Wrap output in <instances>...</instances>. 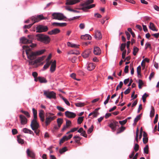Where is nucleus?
<instances>
[{"label":"nucleus","instance_id":"nucleus-1","mask_svg":"<svg viewBox=\"0 0 159 159\" xmlns=\"http://www.w3.org/2000/svg\"><path fill=\"white\" fill-rule=\"evenodd\" d=\"M23 55H24V52H25L27 58L30 60H33L35 58L36 55L35 52H32L31 48L28 46L24 45L23 46ZM23 56L24 57V55Z\"/></svg>","mask_w":159,"mask_h":159},{"label":"nucleus","instance_id":"nucleus-2","mask_svg":"<svg viewBox=\"0 0 159 159\" xmlns=\"http://www.w3.org/2000/svg\"><path fill=\"white\" fill-rule=\"evenodd\" d=\"M37 40L45 44H48L51 41L50 37L43 34H38L36 35Z\"/></svg>","mask_w":159,"mask_h":159},{"label":"nucleus","instance_id":"nucleus-3","mask_svg":"<svg viewBox=\"0 0 159 159\" xmlns=\"http://www.w3.org/2000/svg\"><path fill=\"white\" fill-rule=\"evenodd\" d=\"M56 117V116H54L53 113L49 112L46 113L45 122L46 126L48 125L51 121L54 120Z\"/></svg>","mask_w":159,"mask_h":159},{"label":"nucleus","instance_id":"nucleus-4","mask_svg":"<svg viewBox=\"0 0 159 159\" xmlns=\"http://www.w3.org/2000/svg\"><path fill=\"white\" fill-rule=\"evenodd\" d=\"M30 127L34 131L36 134H38L39 131L38 129L39 127V125L37 121V119H34L31 121Z\"/></svg>","mask_w":159,"mask_h":159},{"label":"nucleus","instance_id":"nucleus-5","mask_svg":"<svg viewBox=\"0 0 159 159\" xmlns=\"http://www.w3.org/2000/svg\"><path fill=\"white\" fill-rule=\"evenodd\" d=\"M52 18L59 20H63L66 17L63 14L61 13L55 12L52 14Z\"/></svg>","mask_w":159,"mask_h":159},{"label":"nucleus","instance_id":"nucleus-6","mask_svg":"<svg viewBox=\"0 0 159 159\" xmlns=\"http://www.w3.org/2000/svg\"><path fill=\"white\" fill-rule=\"evenodd\" d=\"M44 95L48 98L55 99L56 98V94L53 91H48L46 90L43 91Z\"/></svg>","mask_w":159,"mask_h":159},{"label":"nucleus","instance_id":"nucleus-7","mask_svg":"<svg viewBox=\"0 0 159 159\" xmlns=\"http://www.w3.org/2000/svg\"><path fill=\"white\" fill-rule=\"evenodd\" d=\"M48 30V27L46 26L40 25L36 27V32H45L47 31Z\"/></svg>","mask_w":159,"mask_h":159},{"label":"nucleus","instance_id":"nucleus-8","mask_svg":"<svg viewBox=\"0 0 159 159\" xmlns=\"http://www.w3.org/2000/svg\"><path fill=\"white\" fill-rule=\"evenodd\" d=\"M82 0H66L65 4L66 5H73L77 4Z\"/></svg>","mask_w":159,"mask_h":159},{"label":"nucleus","instance_id":"nucleus-9","mask_svg":"<svg viewBox=\"0 0 159 159\" xmlns=\"http://www.w3.org/2000/svg\"><path fill=\"white\" fill-rule=\"evenodd\" d=\"M118 124V122L116 121H113L108 124V126L113 131L116 130V127Z\"/></svg>","mask_w":159,"mask_h":159},{"label":"nucleus","instance_id":"nucleus-10","mask_svg":"<svg viewBox=\"0 0 159 159\" xmlns=\"http://www.w3.org/2000/svg\"><path fill=\"white\" fill-rule=\"evenodd\" d=\"M72 136L73 135L72 134H70L68 136L66 135L64 136L62 138L60 139L59 143L60 144H61L65 141L70 139L72 137Z\"/></svg>","mask_w":159,"mask_h":159},{"label":"nucleus","instance_id":"nucleus-11","mask_svg":"<svg viewBox=\"0 0 159 159\" xmlns=\"http://www.w3.org/2000/svg\"><path fill=\"white\" fill-rule=\"evenodd\" d=\"M65 115L66 117L70 118H74L76 116L75 113L68 111H66L65 112Z\"/></svg>","mask_w":159,"mask_h":159},{"label":"nucleus","instance_id":"nucleus-12","mask_svg":"<svg viewBox=\"0 0 159 159\" xmlns=\"http://www.w3.org/2000/svg\"><path fill=\"white\" fill-rule=\"evenodd\" d=\"M95 38L97 40H98L101 39L102 38V35L100 32L96 30L95 31Z\"/></svg>","mask_w":159,"mask_h":159},{"label":"nucleus","instance_id":"nucleus-13","mask_svg":"<svg viewBox=\"0 0 159 159\" xmlns=\"http://www.w3.org/2000/svg\"><path fill=\"white\" fill-rule=\"evenodd\" d=\"M20 123L21 124L24 125L27 123V120L24 116L23 115H20Z\"/></svg>","mask_w":159,"mask_h":159},{"label":"nucleus","instance_id":"nucleus-14","mask_svg":"<svg viewBox=\"0 0 159 159\" xmlns=\"http://www.w3.org/2000/svg\"><path fill=\"white\" fill-rule=\"evenodd\" d=\"M67 45L68 47L75 48H79L80 46V45L78 44H75L69 42H67Z\"/></svg>","mask_w":159,"mask_h":159},{"label":"nucleus","instance_id":"nucleus-15","mask_svg":"<svg viewBox=\"0 0 159 159\" xmlns=\"http://www.w3.org/2000/svg\"><path fill=\"white\" fill-rule=\"evenodd\" d=\"M51 66L50 68V70L52 73L54 72L56 70V61L54 60L53 62H52Z\"/></svg>","mask_w":159,"mask_h":159},{"label":"nucleus","instance_id":"nucleus-16","mask_svg":"<svg viewBox=\"0 0 159 159\" xmlns=\"http://www.w3.org/2000/svg\"><path fill=\"white\" fill-rule=\"evenodd\" d=\"M26 153L28 156L32 158H34L35 157V155L34 152L30 151L29 149H27L26 151Z\"/></svg>","mask_w":159,"mask_h":159},{"label":"nucleus","instance_id":"nucleus-17","mask_svg":"<svg viewBox=\"0 0 159 159\" xmlns=\"http://www.w3.org/2000/svg\"><path fill=\"white\" fill-rule=\"evenodd\" d=\"M91 53V51L90 50H86L82 54V57L85 58H87Z\"/></svg>","mask_w":159,"mask_h":159},{"label":"nucleus","instance_id":"nucleus-18","mask_svg":"<svg viewBox=\"0 0 159 159\" xmlns=\"http://www.w3.org/2000/svg\"><path fill=\"white\" fill-rule=\"evenodd\" d=\"M60 31V30L59 29H55L48 32V34L50 35L56 34L59 33Z\"/></svg>","mask_w":159,"mask_h":159},{"label":"nucleus","instance_id":"nucleus-19","mask_svg":"<svg viewBox=\"0 0 159 159\" xmlns=\"http://www.w3.org/2000/svg\"><path fill=\"white\" fill-rule=\"evenodd\" d=\"M93 53L95 55H99L101 54V51L99 48L95 47L94 48Z\"/></svg>","mask_w":159,"mask_h":159},{"label":"nucleus","instance_id":"nucleus-20","mask_svg":"<svg viewBox=\"0 0 159 159\" xmlns=\"http://www.w3.org/2000/svg\"><path fill=\"white\" fill-rule=\"evenodd\" d=\"M20 42L23 43L27 44L31 43L32 41L30 40L27 39L25 37H23L20 39Z\"/></svg>","mask_w":159,"mask_h":159},{"label":"nucleus","instance_id":"nucleus-21","mask_svg":"<svg viewBox=\"0 0 159 159\" xmlns=\"http://www.w3.org/2000/svg\"><path fill=\"white\" fill-rule=\"evenodd\" d=\"M44 113L43 110H40L39 111V116L41 121L43 122L44 121Z\"/></svg>","mask_w":159,"mask_h":159},{"label":"nucleus","instance_id":"nucleus-22","mask_svg":"<svg viewBox=\"0 0 159 159\" xmlns=\"http://www.w3.org/2000/svg\"><path fill=\"white\" fill-rule=\"evenodd\" d=\"M52 25L56 26L64 27L66 26L67 25V24L66 23L54 22Z\"/></svg>","mask_w":159,"mask_h":159},{"label":"nucleus","instance_id":"nucleus-23","mask_svg":"<svg viewBox=\"0 0 159 159\" xmlns=\"http://www.w3.org/2000/svg\"><path fill=\"white\" fill-rule=\"evenodd\" d=\"M95 66V65L94 64L90 63L88 64L87 67V69L88 70L91 71L94 69Z\"/></svg>","mask_w":159,"mask_h":159},{"label":"nucleus","instance_id":"nucleus-24","mask_svg":"<svg viewBox=\"0 0 159 159\" xmlns=\"http://www.w3.org/2000/svg\"><path fill=\"white\" fill-rule=\"evenodd\" d=\"M23 131L25 133L29 134H32L33 135H34L33 132L31 130L28 129L26 128H24L23 129Z\"/></svg>","mask_w":159,"mask_h":159},{"label":"nucleus","instance_id":"nucleus-25","mask_svg":"<svg viewBox=\"0 0 159 159\" xmlns=\"http://www.w3.org/2000/svg\"><path fill=\"white\" fill-rule=\"evenodd\" d=\"M30 19L32 20V21L34 22L33 23L34 24L40 21L39 20V19L38 16H32Z\"/></svg>","mask_w":159,"mask_h":159},{"label":"nucleus","instance_id":"nucleus-26","mask_svg":"<svg viewBox=\"0 0 159 159\" xmlns=\"http://www.w3.org/2000/svg\"><path fill=\"white\" fill-rule=\"evenodd\" d=\"M45 51L46 50L45 49H42L37 51L35 52L36 56L43 54Z\"/></svg>","mask_w":159,"mask_h":159},{"label":"nucleus","instance_id":"nucleus-27","mask_svg":"<svg viewBox=\"0 0 159 159\" xmlns=\"http://www.w3.org/2000/svg\"><path fill=\"white\" fill-rule=\"evenodd\" d=\"M81 38L82 39H83L86 40H91L92 38L91 36L88 34H86L84 35H82L81 36Z\"/></svg>","mask_w":159,"mask_h":159},{"label":"nucleus","instance_id":"nucleus-28","mask_svg":"<svg viewBox=\"0 0 159 159\" xmlns=\"http://www.w3.org/2000/svg\"><path fill=\"white\" fill-rule=\"evenodd\" d=\"M149 28L150 29L153 31H158L157 29H156L155 26L154 24L152 22L150 23V25Z\"/></svg>","mask_w":159,"mask_h":159},{"label":"nucleus","instance_id":"nucleus-29","mask_svg":"<svg viewBox=\"0 0 159 159\" xmlns=\"http://www.w3.org/2000/svg\"><path fill=\"white\" fill-rule=\"evenodd\" d=\"M38 79L39 81L41 83H46L47 82L46 79L43 77L39 76L38 77Z\"/></svg>","mask_w":159,"mask_h":159},{"label":"nucleus","instance_id":"nucleus-30","mask_svg":"<svg viewBox=\"0 0 159 159\" xmlns=\"http://www.w3.org/2000/svg\"><path fill=\"white\" fill-rule=\"evenodd\" d=\"M45 57L46 56H43L41 57H39L35 60V62H37V63H39L41 61H43Z\"/></svg>","mask_w":159,"mask_h":159},{"label":"nucleus","instance_id":"nucleus-31","mask_svg":"<svg viewBox=\"0 0 159 159\" xmlns=\"http://www.w3.org/2000/svg\"><path fill=\"white\" fill-rule=\"evenodd\" d=\"M63 119L61 118H58L57 120V123L58 127H60L61 124L63 122Z\"/></svg>","mask_w":159,"mask_h":159},{"label":"nucleus","instance_id":"nucleus-32","mask_svg":"<svg viewBox=\"0 0 159 159\" xmlns=\"http://www.w3.org/2000/svg\"><path fill=\"white\" fill-rule=\"evenodd\" d=\"M73 139H75V141L76 143H79L81 138L78 136H75L73 137Z\"/></svg>","mask_w":159,"mask_h":159},{"label":"nucleus","instance_id":"nucleus-33","mask_svg":"<svg viewBox=\"0 0 159 159\" xmlns=\"http://www.w3.org/2000/svg\"><path fill=\"white\" fill-rule=\"evenodd\" d=\"M155 110L154 108L152 106L151 107V110L150 112V116L151 117H153L154 115Z\"/></svg>","mask_w":159,"mask_h":159},{"label":"nucleus","instance_id":"nucleus-34","mask_svg":"<svg viewBox=\"0 0 159 159\" xmlns=\"http://www.w3.org/2000/svg\"><path fill=\"white\" fill-rule=\"evenodd\" d=\"M125 129V127L121 126L119 128L116 134H120L124 131Z\"/></svg>","mask_w":159,"mask_h":159},{"label":"nucleus","instance_id":"nucleus-35","mask_svg":"<svg viewBox=\"0 0 159 159\" xmlns=\"http://www.w3.org/2000/svg\"><path fill=\"white\" fill-rule=\"evenodd\" d=\"M92 116L93 118L96 117L98 116V113L96 111H94L89 114V116Z\"/></svg>","mask_w":159,"mask_h":159},{"label":"nucleus","instance_id":"nucleus-36","mask_svg":"<svg viewBox=\"0 0 159 159\" xmlns=\"http://www.w3.org/2000/svg\"><path fill=\"white\" fill-rule=\"evenodd\" d=\"M52 62V61H51L50 62H47L46 64L43 66V70H44L47 69L49 67V66L50 65L51 63Z\"/></svg>","mask_w":159,"mask_h":159},{"label":"nucleus","instance_id":"nucleus-37","mask_svg":"<svg viewBox=\"0 0 159 159\" xmlns=\"http://www.w3.org/2000/svg\"><path fill=\"white\" fill-rule=\"evenodd\" d=\"M32 111L33 114L34 119H37V111L34 108L32 109Z\"/></svg>","mask_w":159,"mask_h":159},{"label":"nucleus","instance_id":"nucleus-38","mask_svg":"<svg viewBox=\"0 0 159 159\" xmlns=\"http://www.w3.org/2000/svg\"><path fill=\"white\" fill-rule=\"evenodd\" d=\"M149 151V147L148 145H147L143 149V152L144 153L148 154Z\"/></svg>","mask_w":159,"mask_h":159},{"label":"nucleus","instance_id":"nucleus-39","mask_svg":"<svg viewBox=\"0 0 159 159\" xmlns=\"http://www.w3.org/2000/svg\"><path fill=\"white\" fill-rule=\"evenodd\" d=\"M139 48L136 47H134L133 48V54L134 56H135L137 52L139 51Z\"/></svg>","mask_w":159,"mask_h":159},{"label":"nucleus","instance_id":"nucleus-40","mask_svg":"<svg viewBox=\"0 0 159 159\" xmlns=\"http://www.w3.org/2000/svg\"><path fill=\"white\" fill-rule=\"evenodd\" d=\"M84 117H80L78 118L77 120V123L78 124H80L84 120Z\"/></svg>","mask_w":159,"mask_h":159},{"label":"nucleus","instance_id":"nucleus-41","mask_svg":"<svg viewBox=\"0 0 159 159\" xmlns=\"http://www.w3.org/2000/svg\"><path fill=\"white\" fill-rule=\"evenodd\" d=\"M75 106L77 107H82L84 106L85 104L84 103L82 102H79L76 103L75 104Z\"/></svg>","mask_w":159,"mask_h":159},{"label":"nucleus","instance_id":"nucleus-42","mask_svg":"<svg viewBox=\"0 0 159 159\" xmlns=\"http://www.w3.org/2000/svg\"><path fill=\"white\" fill-rule=\"evenodd\" d=\"M17 141L19 143L21 144H23L24 142V140L19 137H17Z\"/></svg>","mask_w":159,"mask_h":159},{"label":"nucleus","instance_id":"nucleus-43","mask_svg":"<svg viewBox=\"0 0 159 159\" xmlns=\"http://www.w3.org/2000/svg\"><path fill=\"white\" fill-rule=\"evenodd\" d=\"M138 84L139 88V89H141L142 88V86L143 84V82L142 80H139L138 82Z\"/></svg>","mask_w":159,"mask_h":159},{"label":"nucleus","instance_id":"nucleus-44","mask_svg":"<svg viewBox=\"0 0 159 159\" xmlns=\"http://www.w3.org/2000/svg\"><path fill=\"white\" fill-rule=\"evenodd\" d=\"M20 112L24 113L27 117H30V116L29 113L27 111H24L22 110L20 111Z\"/></svg>","mask_w":159,"mask_h":159},{"label":"nucleus","instance_id":"nucleus-45","mask_svg":"<svg viewBox=\"0 0 159 159\" xmlns=\"http://www.w3.org/2000/svg\"><path fill=\"white\" fill-rule=\"evenodd\" d=\"M76 74L75 73H72L70 75V77L74 79L77 80V81H80V79H77L76 78Z\"/></svg>","mask_w":159,"mask_h":159},{"label":"nucleus","instance_id":"nucleus-46","mask_svg":"<svg viewBox=\"0 0 159 159\" xmlns=\"http://www.w3.org/2000/svg\"><path fill=\"white\" fill-rule=\"evenodd\" d=\"M123 83L122 82L120 81V82L119 84L117 85L116 88V90L117 91L119 89H121L122 87Z\"/></svg>","mask_w":159,"mask_h":159},{"label":"nucleus","instance_id":"nucleus-47","mask_svg":"<svg viewBox=\"0 0 159 159\" xmlns=\"http://www.w3.org/2000/svg\"><path fill=\"white\" fill-rule=\"evenodd\" d=\"M126 46V44L125 43H123L121 44L120 47V49L121 51H123L125 49V48Z\"/></svg>","mask_w":159,"mask_h":159},{"label":"nucleus","instance_id":"nucleus-48","mask_svg":"<svg viewBox=\"0 0 159 159\" xmlns=\"http://www.w3.org/2000/svg\"><path fill=\"white\" fill-rule=\"evenodd\" d=\"M148 95L146 93H145L142 97V99L143 102H144L146 101V98L148 97Z\"/></svg>","mask_w":159,"mask_h":159},{"label":"nucleus","instance_id":"nucleus-49","mask_svg":"<svg viewBox=\"0 0 159 159\" xmlns=\"http://www.w3.org/2000/svg\"><path fill=\"white\" fill-rule=\"evenodd\" d=\"M69 60L72 63H74L75 62L76 57H73L69 58Z\"/></svg>","mask_w":159,"mask_h":159},{"label":"nucleus","instance_id":"nucleus-50","mask_svg":"<svg viewBox=\"0 0 159 159\" xmlns=\"http://www.w3.org/2000/svg\"><path fill=\"white\" fill-rule=\"evenodd\" d=\"M37 16H38L39 19V20L40 21L41 20L46 19H47V18L44 17L43 15H40Z\"/></svg>","mask_w":159,"mask_h":159},{"label":"nucleus","instance_id":"nucleus-51","mask_svg":"<svg viewBox=\"0 0 159 159\" xmlns=\"http://www.w3.org/2000/svg\"><path fill=\"white\" fill-rule=\"evenodd\" d=\"M127 122V119H125V120H122V121H119V123L122 125H125Z\"/></svg>","mask_w":159,"mask_h":159},{"label":"nucleus","instance_id":"nucleus-52","mask_svg":"<svg viewBox=\"0 0 159 159\" xmlns=\"http://www.w3.org/2000/svg\"><path fill=\"white\" fill-rule=\"evenodd\" d=\"M134 149L136 152L138 151L139 149V145L137 143L135 144L134 147Z\"/></svg>","mask_w":159,"mask_h":159},{"label":"nucleus","instance_id":"nucleus-53","mask_svg":"<svg viewBox=\"0 0 159 159\" xmlns=\"http://www.w3.org/2000/svg\"><path fill=\"white\" fill-rule=\"evenodd\" d=\"M95 6V4H92L87 6L86 7H85V8H86V9H89L94 7Z\"/></svg>","mask_w":159,"mask_h":159},{"label":"nucleus","instance_id":"nucleus-54","mask_svg":"<svg viewBox=\"0 0 159 159\" xmlns=\"http://www.w3.org/2000/svg\"><path fill=\"white\" fill-rule=\"evenodd\" d=\"M140 115L137 116L134 120V123H136L140 119Z\"/></svg>","mask_w":159,"mask_h":159},{"label":"nucleus","instance_id":"nucleus-55","mask_svg":"<svg viewBox=\"0 0 159 159\" xmlns=\"http://www.w3.org/2000/svg\"><path fill=\"white\" fill-rule=\"evenodd\" d=\"M67 150V149L66 147H64L62 148L60 150L59 152L61 154H62L65 152Z\"/></svg>","mask_w":159,"mask_h":159},{"label":"nucleus","instance_id":"nucleus-56","mask_svg":"<svg viewBox=\"0 0 159 159\" xmlns=\"http://www.w3.org/2000/svg\"><path fill=\"white\" fill-rule=\"evenodd\" d=\"M93 125H92L91 127L88 130V133L90 134L93 131Z\"/></svg>","mask_w":159,"mask_h":159},{"label":"nucleus","instance_id":"nucleus-57","mask_svg":"<svg viewBox=\"0 0 159 159\" xmlns=\"http://www.w3.org/2000/svg\"><path fill=\"white\" fill-rule=\"evenodd\" d=\"M71 122L70 120H66V125L68 127L70 126L71 125Z\"/></svg>","mask_w":159,"mask_h":159},{"label":"nucleus","instance_id":"nucleus-58","mask_svg":"<svg viewBox=\"0 0 159 159\" xmlns=\"http://www.w3.org/2000/svg\"><path fill=\"white\" fill-rule=\"evenodd\" d=\"M32 60H30L29 61V64L30 65H34L35 64L37 63V62H35V60L34 61Z\"/></svg>","mask_w":159,"mask_h":159},{"label":"nucleus","instance_id":"nucleus-59","mask_svg":"<svg viewBox=\"0 0 159 159\" xmlns=\"http://www.w3.org/2000/svg\"><path fill=\"white\" fill-rule=\"evenodd\" d=\"M145 48L147 49L148 48H151V45L149 42H147L146 43L145 45Z\"/></svg>","mask_w":159,"mask_h":159},{"label":"nucleus","instance_id":"nucleus-60","mask_svg":"<svg viewBox=\"0 0 159 159\" xmlns=\"http://www.w3.org/2000/svg\"><path fill=\"white\" fill-rule=\"evenodd\" d=\"M57 108L60 111H65V109L60 106H57Z\"/></svg>","mask_w":159,"mask_h":159},{"label":"nucleus","instance_id":"nucleus-61","mask_svg":"<svg viewBox=\"0 0 159 159\" xmlns=\"http://www.w3.org/2000/svg\"><path fill=\"white\" fill-rule=\"evenodd\" d=\"M125 34L127 36V38L128 40H129L130 35L129 33H128V32L126 31H125Z\"/></svg>","mask_w":159,"mask_h":159},{"label":"nucleus","instance_id":"nucleus-62","mask_svg":"<svg viewBox=\"0 0 159 159\" xmlns=\"http://www.w3.org/2000/svg\"><path fill=\"white\" fill-rule=\"evenodd\" d=\"M129 71V66H125L124 69V72L125 73H127Z\"/></svg>","mask_w":159,"mask_h":159},{"label":"nucleus","instance_id":"nucleus-63","mask_svg":"<svg viewBox=\"0 0 159 159\" xmlns=\"http://www.w3.org/2000/svg\"><path fill=\"white\" fill-rule=\"evenodd\" d=\"M148 137L143 138V142L144 144L148 142Z\"/></svg>","mask_w":159,"mask_h":159},{"label":"nucleus","instance_id":"nucleus-64","mask_svg":"<svg viewBox=\"0 0 159 159\" xmlns=\"http://www.w3.org/2000/svg\"><path fill=\"white\" fill-rule=\"evenodd\" d=\"M85 24L84 23H81L79 25V27L81 29H84L85 28Z\"/></svg>","mask_w":159,"mask_h":159}]
</instances>
